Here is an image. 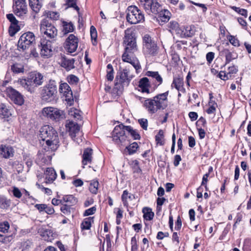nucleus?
<instances>
[{
  "label": "nucleus",
  "instance_id": "nucleus-26",
  "mask_svg": "<svg viewBox=\"0 0 251 251\" xmlns=\"http://www.w3.org/2000/svg\"><path fill=\"white\" fill-rule=\"evenodd\" d=\"M43 0H29V4L32 10L37 13L42 6Z\"/></svg>",
  "mask_w": 251,
  "mask_h": 251
},
{
  "label": "nucleus",
  "instance_id": "nucleus-24",
  "mask_svg": "<svg viewBox=\"0 0 251 251\" xmlns=\"http://www.w3.org/2000/svg\"><path fill=\"white\" fill-rule=\"evenodd\" d=\"M18 83L21 86L30 93L34 92V86H32L31 81H30L29 78L26 79H19Z\"/></svg>",
  "mask_w": 251,
  "mask_h": 251
},
{
  "label": "nucleus",
  "instance_id": "nucleus-45",
  "mask_svg": "<svg viewBox=\"0 0 251 251\" xmlns=\"http://www.w3.org/2000/svg\"><path fill=\"white\" fill-rule=\"evenodd\" d=\"M164 132L162 130H160L158 134L155 136V141L157 144L163 145L164 142Z\"/></svg>",
  "mask_w": 251,
  "mask_h": 251
},
{
  "label": "nucleus",
  "instance_id": "nucleus-18",
  "mask_svg": "<svg viewBox=\"0 0 251 251\" xmlns=\"http://www.w3.org/2000/svg\"><path fill=\"white\" fill-rule=\"evenodd\" d=\"M15 14L19 17L24 16L27 12V5L25 1H18L15 2L14 5Z\"/></svg>",
  "mask_w": 251,
  "mask_h": 251
},
{
  "label": "nucleus",
  "instance_id": "nucleus-6",
  "mask_svg": "<svg viewBox=\"0 0 251 251\" xmlns=\"http://www.w3.org/2000/svg\"><path fill=\"white\" fill-rule=\"evenodd\" d=\"M127 21L131 24H136L144 20V15L136 6H130L127 8Z\"/></svg>",
  "mask_w": 251,
  "mask_h": 251
},
{
  "label": "nucleus",
  "instance_id": "nucleus-54",
  "mask_svg": "<svg viewBox=\"0 0 251 251\" xmlns=\"http://www.w3.org/2000/svg\"><path fill=\"white\" fill-rule=\"evenodd\" d=\"M138 122L140 126L145 130H147L148 126V122L147 119L142 118L138 120Z\"/></svg>",
  "mask_w": 251,
  "mask_h": 251
},
{
  "label": "nucleus",
  "instance_id": "nucleus-51",
  "mask_svg": "<svg viewBox=\"0 0 251 251\" xmlns=\"http://www.w3.org/2000/svg\"><path fill=\"white\" fill-rule=\"evenodd\" d=\"M0 114L3 116L4 117H7L10 114L9 110L3 104L0 105Z\"/></svg>",
  "mask_w": 251,
  "mask_h": 251
},
{
  "label": "nucleus",
  "instance_id": "nucleus-44",
  "mask_svg": "<svg viewBox=\"0 0 251 251\" xmlns=\"http://www.w3.org/2000/svg\"><path fill=\"white\" fill-rule=\"evenodd\" d=\"M99 182L97 180H92L90 184L89 190L90 192L94 194H96L98 190Z\"/></svg>",
  "mask_w": 251,
  "mask_h": 251
},
{
  "label": "nucleus",
  "instance_id": "nucleus-49",
  "mask_svg": "<svg viewBox=\"0 0 251 251\" xmlns=\"http://www.w3.org/2000/svg\"><path fill=\"white\" fill-rule=\"evenodd\" d=\"M66 4L68 7H72L77 11H79V8L76 5V0H66Z\"/></svg>",
  "mask_w": 251,
  "mask_h": 251
},
{
  "label": "nucleus",
  "instance_id": "nucleus-22",
  "mask_svg": "<svg viewBox=\"0 0 251 251\" xmlns=\"http://www.w3.org/2000/svg\"><path fill=\"white\" fill-rule=\"evenodd\" d=\"M14 153L13 149L10 146L1 145L0 147V154L5 158L13 156Z\"/></svg>",
  "mask_w": 251,
  "mask_h": 251
},
{
  "label": "nucleus",
  "instance_id": "nucleus-5",
  "mask_svg": "<svg viewBox=\"0 0 251 251\" xmlns=\"http://www.w3.org/2000/svg\"><path fill=\"white\" fill-rule=\"evenodd\" d=\"M35 43V36L32 32H26L23 34L18 42V49L24 51L29 49Z\"/></svg>",
  "mask_w": 251,
  "mask_h": 251
},
{
  "label": "nucleus",
  "instance_id": "nucleus-27",
  "mask_svg": "<svg viewBox=\"0 0 251 251\" xmlns=\"http://www.w3.org/2000/svg\"><path fill=\"white\" fill-rule=\"evenodd\" d=\"M134 199V196L129 194L126 190L124 191L122 195V200L125 206L128 207L129 202Z\"/></svg>",
  "mask_w": 251,
  "mask_h": 251
},
{
  "label": "nucleus",
  "instance_id": "nucleus-2",
  "mask_svg": "<svg viewBox=\"0 0 251 251\" xmlns=\"http://www.w3.org/2000/svg\"><path fill=\"white\" fill-rule=\"evenodd\" d=\"M46 11L44 13L45 18L41 21L40 23V41L38 47L40 50V54L42 56H46L47 51V20L46 17Z\"/></svg>",
  "mask_w": 251,
  "mask_h": 251
},
{
  "label": "nucleus",
  "instance_id": "nucleus-59",
  "mask_svg": "<svg viewBox=\"0 0 251 251\" xmlns=\"http://www.w3.org/2000/svg\"><path fill=\"white\" fill-rule=\"evenodd\" d=\"M243 250L244 251H251V240H246L244 244Z\"/></svg>",
  "mask_w": 251,
  "mask_h": 251
},
{
  "label": "nucleus",
  "instance_id": "nucleus-20",
  "mask_svg": "<svg viewBox=\"0 0 251 251\" xmlns=\"http://www.w3.org/2000/svg\"><path fill=\"white\" fill-rule=\"evenodd\" d=\"M93 150L90 148H87L84 150L82 155V164L83 167L84 166L90 164L92 160Z\"/></svg>",
  "mask_w": 251,
  "mask_h": 251
},
{
  "label": "nucleus",
  "instance_id": "nucleus-52",
  "mask_svg": "<svg viewBox=\"0 0 251 251\" xmlns=\"http://www.w3.org/2000/svg\"><path fill=\"white\" fill-rule=\"evenodd\" d=\"M38 232L40 236L44 238V240H46V237H47V229L46 226L40 227Z\"/></svg>",
  "mask_w": 251,
  "mask_h": 251
},
{
  "label": "nucleus",
  "instance_id": "nucleus-47",
  "mask_svg": "<svg viewBox=\"0 0 251 251\" xmlns=\"http://www.w3.org/2000/svg\"><path fill=\"white\" fill-rule=\"evenodd\" d=\"M230 8L238 14L244 16L246 18L248 16V11L246 9L240 8L235 6H231Z\"/></svg>",
  "mask_w": 251,
  "mask_h": 251
},
{
  "label": "nucleus",
  "instance_id": "nucleus-57",
  "mask_svg": "<svg viewBox=\"0 0 251 251\" xmlns=\"http://www.w3.org/2000/svg\"><path fill=\"white\" fill-rule=\"evenodd\" d=\"M61 211L65 214H68L71 213V206L64 204L60 208Z\"/></svg>",
  "mask_w": 251,
  "mask_h": 251
},
{
  "label": "nucleus",
  "instance_id": "nucleus-25",
  "mask_svg": "<svg viewBox=\"0 0 251 251\" xmlns=\"http://www.w3.org/2000/svg\"><path fill=\"white\" fill-rule=\"evenodd\" d=\"M221 53L226 57V64L229 63L238 57V54L235 52L230 51L228 49H224L221 51Z\"/></svg>",
  "mask_w": 251,
  "mask_h": 251
},
{
  "label": "nucleus",
  "instance_id": "nucleus-15",
  "mask_svg": "<svg viewBox=\"0 0 251 251\" xmlns=\"http://www.w3.org/2000/svg\"><path fill=\"white\" fill-rule=\"evenodd\" d=\"M48 118L53 121L58 122L65 118L64 112L56 108L48 106Z\"/></svg>",
  "mask_w": 251,
  "mask_h": 251
},
{
  "label": "nucleus",
  "instance_id": "nucleus-13",
  "mask_svg": "<svg viewBox=\"0 0 251 251\" xmlns=\"http://www.w3.org/2000/svg\"><path fill=\"white\" fill-rule=\"evenodd\" d=\"M5 91L7 96L15 104L22 105L24 103V100L23 96L16 90L12 87H7Z\"/></svg>",
  "mask_w": 251,
  "mask_h": 251
},
{
  "label": "nucleus",
  "instance_id": "nucleus-40",
  "mask_svg": "<svg viewBox=\"0 0 251 251\" xmlns=\"http://www.w3.org/2000/svg\"><path fill=\"white\" fill-rule=\"evenodd\" d=\"M38 163L41 166H44L46 164L47 160L46 158V155L44 153V151H42L41 152H39L38 154V157L37 159Z\"/></svg>",
  "mask_w": 251,
  "mask_h": 251
},
{
  "label": "nucleus",
  "instance_id": "nucleus-32",
  "mask_svg": "<svg viewBox=\"0 0 251 251\" xmlns=\"http://www.w3.org/2000/svg\"><path fill=\"white\" fill-rule=\"evenodd\" d=\"M11 201L10 199L4 196H0V208L3 209H8L11 205Z\"/></svg>",
  "mask_w": 251,
  "mask_h": 251
},
{
  "label": "nucleus",
  "instance_id": "nucleus-7",
  "mask_svg": "<svg viewBox=\"0 0 251 251\" xmlns=\"http://www.w3.org/2000/svg\"><path fill=\"white\" fill-rule=\"evenodd\" d=\"M140 5L142 6L146 12L151 14H158L162 8L160 4L156 0H139Z\"/></svg>",
  "mask_w": 251,
  "mask_h": 251
},
{
  "label": "nucleus",
  "instance_id": "nucleus-16",
  "mask_svg": "<svg viewBox=\"0 0 251 251\" xmlns=\"http://www.w3.org/2000/svg\"><path fill=\"white\" fill-rule=\"evenodd\" d=\"M59 91L66 97V101L69 105H72L74 102L73 93L70 87L67 83H62L60 85Z\"/></svg>",
  "mask_w": 251,
  "mask_h": 251
},
{
  "label": "nucleus",
  "instance_id": "nucleus-63",
  "mask_svg": "<svg viewBox=\"0 0 251 251\" xmlns=\"http://www.w3.org/2000/svg\"><path fill=\"white\" fill-rule=\"evenodd\" d=\"M50 18L53 20H57L59 17V13L57 12L50 11L48 12V16Z\"/></svg>",
  "mask_w": 251,
  "mask_h": 251
},
{
  "label": "nucleus",
  "instance_id": "nucleus-9",
  "mask_svg": "<svg viewBox=\"0 0 251 251\" xmlns=\"http://www.w3.org/2000/svg\"><path fill=\"white\" fill-rule=\"evenodd\" d=\"M59 147L58 133L51 126H48V152L50 149L54 151Z\"/></svg>",
  "mask_w": 251,
  "mask_h": 251
},
{
  "label": "nucleus",
  "instance_id": "nucleus-60",
  "mask_svg": "<svg viewBox=\"0 0 251 251\" xmlns=\"http://www.w3.org/2000/svg\"><path fill=\"white\" fill-rule=\"evenodd\" d=\"M78 81V78L76 76L71 75L68 77V81L70 84H75Z\"/></svg>",
  "mask_w": 251,
  "mask_h": 251
},
{
  "label": "nucleus",
  "instance_id": "nucleus-39",
  "mask_svg": "<svg viewBox=\"0 0 251 251\" xmlns=\"http://www.w3.org/2000/svg\"><path fill=\"white\" fill-rule=\"evenodd\" d=\"M125 129L130 133L131 136L134 140H139L140 139V136L136 130L133 129L130 126H125Z\"/></svg>",
  "mask_w": 251,
  "mask_h": 251
},
{
  "label": "nucleus",
  "instance_id": "nucleus-3",
  "mask_svg": "<svg viewBox=\"0 0 251 251\" xmlns=\"http://www.w3.org/2000/svg\"><path fill=\"white\" fill-rule=\"evenodd\" d=\"M123 45L125 46V51H131V52L137 51L136 38L134 30L132 28H129L125 30Z\"/></svg>",
  "mask_w": 251,
  "mask_h": 251
},
{
  "label": "nucleus",
  "instance_id": "nucleus-12",
  "mask_svg": "<svg viewBox=\"0 0 251 251\" xmlns=\"http://www.w3.org/2000/svg\"><path fill=\"white\" fill-rule=\"evenodd\" d=\"M135 52L125 51L122 56V59L124 62L130 63L136 70H138L141 68V66L138 60L135 56Z\"/></svg>",
  "mask_w": 251,
  "mask_h": 251
},
{
  "label": "nucleus",
  "instance_id": "nucleus-4",
  "mask_svg": "<svg viewBox=\"0 0 251 251\" xmlns=\"http://www.w3.org/2000/svg\"><path fill=\"white\" fill-rule=\"evenodd\" d=\"M125 126L123 124L115 127L112 133L113 141L119 146H124L128 143V140L126 133Z\"/></svg>",
  "mask_w": 251,
  "mask_h": 251
},
{
  "label": "nucleus",
  "instance_id": "nucleus-38",
  "mask_svg": "<svg viewBox=\"0 0 251 251\" xmlns=\"http://www.w3.org/2000/svg\"><path fill=\"white\" fill-rule=\"evenodd\" d=\"M68 114L70 117H73L77 120H81V119L80 111L75 108H71L69 109Z\"/></svg>",
  "mask_w": 251,
  "mask_h": 251
},
{
  "label": "nucleus",
  "instance_id": "nucleus-50",
  "mask_svg": "<svg viewBox=\"0 0 251 251\" xmlns=\"http://www.w3.org/2000/svg\"><path fill=\"white\" fill-rule=\"evenodd\" d=\"M227 39L231 44L235 47H239L240 43L238 39L233 35H229L227 36Z\"/></svg>",
  "mask_w": 251,
  "mask_h": 251
},
{
  "label": "nucleus",
  "instance_id": "nucleus-48",
  "mask_svg": "<svg viewBox=\"0 0 251 251\" xmlns=\"http://www.w3.org/2000/svg\"><path fill=\"white\" fill-rule=\"evenodd\" d=\"M10 226L9 223L7 221H4L0 223V231L3 233L8 232Z\"/></svg>",
  "mask_w": 251,
  "mask_h": 251
},
{
  "label": "nucleus",
  "instance_id": "nucleus-19",
  "mask_svg": "<svg viewBox=\"0 0 251 251\" xmlns=\"http://www.w3.org/2000/svg\"><path fill=\"white\" fill-rule=\"evenodd\" d=\"M30 81H31L34 89L37 86L40 85L43 83V76L39 73H32L29 76Z\"/></svg>",
  "mask_w": 251,
  "mask_h": 251
},
{
  "label": "nucleus",
  "instance_id": "nucleus-21",
  "mask_svg": "<svg viewBox=\"0 0 251 251\" xmlns=\"http://www.w3.org/2000/svg\"><path fill=\"white\" fill-rule=\"evenodd\" d=\"M74 62V59H67L65 56H62L61 58V66L67 71H70L75 68Z\"/></svg>",
  "mask_w": 251,
  "mask_h": 251
},
{
  "label": "nucleus",
  "instance_id": "nucleus-8",
  "mask_svg": "<svg viewBox=\"0 0 251 251\" xmlns=\"http://www.w3.org/2000/svg\"><path fill=\"white\" fill-rule=\"evenodd\" d=\"M143 43V50L145 54L154 55L157 53L158 47L150 35H144Z\"/></svg>",
  "mask_w": 251,
  "mask_h": 251
},
{
  "label": "nucleus",
  "instance_id": "nucleus-58",
  "mask_svg": "<svg viewBox=\"0 0 251 251\" xmlns=\"http://www.w3.org/2000/svg\"><path fill=\"white\" fill-rule=\"evenodd\" d=\"M131 251H137L138 245L137 244V240L135 236L132 237L131 240Z\"/></svg>",
  "mask_w": 251,
  "mask_h": 251
},
{
  "label": "nucleus",
  "instance_id": "nucleus-29",
  "mask_svg": "<svg viewBox=\"0 0 251 251\" xmlns=\"http://www.w3.org/2000/svg\"><path fill=\"white\" fill-rule=\"evenodd\" d=\"M11 70L14 74H23L25 72L24 65L22 63L16 62L11 66Z\"/></svg>",
  "mask_w": 251,
  "mask_h": 251
},
{
  "label": "nucleus",
  "instance_id": "nucleus-62",
  "mask_svg": "<svg viewBox=\"0 0 251 251\" xmlns=\"http://www.w3.org/2000/svg\"><path fill=\"white\" fill-rule=\"evenodd\" d=\"M47 177H46L45 179V181L43 182L44 184H45V185H43V184H40V181L39 180L38 182L36 183V185L38 186V188L42 189V190H44L45 191V193H47V188L45 187V186L47 184Z\"/></svg>",
  "mask_w": 251,
  "mask_h": 251
},
{
  "label": "nucleus",
  "instance_id": "nucleus-11",
  "mask_svg": "<svg viewBox=\"0 0 251 251\" xmlns=\"http://www.w3.org/2000/svg\"><path fill=\"white\" fill-rule=\"evenodd\" d=\"M66 127L68 128L70 135L75 141L78 144L82 142V134L79 131L80 127L77 124L70 121L66 124Z\"/></svg>",
  "mask_w": 251,
  "mask_h": 251
},
{
  "label": "nucleus",
  "instance_id": "nucleus-43",
  "mask_svg": "<svg viewBox=\"0 0 251 251\" xmlns=\"http://www.w3.org/2000/svg\"><path fill=\"white\" fill-rule=\"evenodd\" d=\"M106 77L109 81H112L114 78V70L112 65L110 64L107 66Z\"/></svg>",
  "mask_w": 251,
  "mask_h": 251
},
{
  "label": "nucleus",
  "instance_id": "nucleus-41",
  "mask_svg": "<svg viewBox=\"0 0 251 251\" xmlns=\"http://www.w3.org/2000/svg\"><path fill=\"white\" fill-rule=\"evenodd\" d=\"M57 177L56 171L53 168L48 167V182H53Z\"/></svg>",
  "mask_w": 251,
  "mask_h": 251
},
{
  "label": "nucleus",
  "instance_id": "nucleus-17",
  "mask_svg": "<svg viewBox=\"0 0 251 251\" xmlns=\"http://www.w3.org/2000/svg\"><path fill=\"white\" fill-rule=\"evenodd\" d=\"M57 87L56 84L54 80H50L48 83V102L51 101L56 102L57 98Z\"/></svg>",
  "mask_w": 251,
  "mask_h": 251
},
{
  "label": "nucleus",
  "instance_id": "nucleus-14",
  "mask_svg": "<svg viewBox=\"0 0 251 251\" xmlns=\"http://www.w3.org/2000/svg\"><path fill=\"white\" fill-rule=\"evenodd\" d=\"M78 38L74 34H70L65 42V49L70 53L76 51L78 47Z\"/></svg>",
  "mask_w": 251,
  "mask_h": 251
},
{
  "label": "nucleus",
  "instance_id": "nucleus-30",
  "mask_svg": "<svg viewBox=\"0 0 251 251\" xmlns=\"http://www.w3.org/2000/svg\"><path fill=\"white\" fill-rule=\"evenodd\" d=\"M146 75L148 76H150L154 78L156 80V82L158 83V86L162 83V78L159 74L158 72L148 71L146 73Z\"/></svg>",
  "mask_w": 251,
  "mask_h": 251
},
{
  "label": "nucleus",
  "instance_id": "nucleus-55",
  "mask_svg": "<svg viewBox=\"0 0 251 251\" xmlns=\"http://www.w3.org/2000/svg\"><path fill=\"white\" fill-rule=\"evenodd\" d=\"M12 192L13 196L15 198L20 199L22 197V194L18 188H17L16 187H13Z\"/></svg>",
  "mask_w": 251,
  "mask_h": 251
},
{
  "label": "nucleus",
  "instance_id": "nucleus-53",
  "mask_svg": "<svg viewBox=\"0 0 251 251\" xmlns=\"http://www.w3.org/2000/svg\"><path fill=\"white\" fill-rule=\"evenodd\" d=\"M209 104L210 106L209 108L206 110V112L208 114L214 113L215 112L216 108L217 106V103L214 101H210L209 102Z\"/></svg>",
  "mask_w": 251,
  "mask_h": 251
},
{
  "label": "nucleus",
  "instance_id": "nucleus-28",
  "mask_svg": "<svg viewBox=\"0 0 251 251\" xmlns=\"http://www.w3.org/2000/svg\"><path fill=\"white\" fill-rule=\"evenodd\" d=\"M62 201L64 203H66L70 206L75 205L77 202V199L73 195H67L63 196Z\"/></svg>",
  "mask_w": 251,
  "mask_h": 251
},
{
  "label": "nucleus",
  "instance_id": "nucleus-10",
  "mask_svg": "<svg viewBox=\"0 0 251 251\" xmlns=\"http://www.w3.org/2000/svg\"><path fill=\"white\" fill-rule=\"evenodd\" d=\"M133 77L134 75L131 73L129 69L126 67L119 73V76H116L115 85L117 86L120 83L123 86H127Z\"/></svg>",
  "mask_w": 251,
  "mask_h": 251
},
{
  "label": "nucleus",
  "instance_id": "nucleus-64",
  "mask_svg": "<svg viewBox=\"0 0 251 251\" xmlns=\"http://www.w3.org/2000/svg\"><path fill=\"white\" fill-rule=\"evenodd\" d=\"M6 17L8 20L14 25H17L18 24V21L16 19L15 17L12 14H7Z\"/></svg>",
  "mask_w": 251,
  "mask_h": 251
},
{
  "label": "nucleus",
  "instance_id": "nucleus-35",
  "mask_svg": "<svg viewBox=\"0 0 251 251\" xmlns=\"http://www.w3.org/2000/svg\"><path fill=\"white\" fill-rule=\"evenodd\" d=\"M170 13L168 10H162L158 14V21L162 22H167L170 19Z\"/></svg>",
  "mask_w": 251,
  "mask_h": 251
},
{
  "label": "nucleus",
  "instance_id": "nucleus-46",
  "mask_svg": "<svg viewBox=\"0 0 251 251\" xmlns=\"http://www.w3.org/2000/svg\"><path fill=\"white\" fill-rule=\"evenodd\" d=\"M138 148V145L137 143L136 142H133L129 146L126 147V150L127 151L129 154H132L136 152Z\"/></svg>",
  "mask_w": 251,
  "mask_h": 251
},
{
  "label": "nucleus",
  "instance_id": "nucleus-1",
  "mask_svg": "<svg viewBox=\"0 0 251 251\" xmlns=\"http://www.w3.org/2000/svg\"><path fill=\"white\" fill-rule=\"evenodd\" d=\"M169 91L159 94L152 98L144 100L143 106L150 114H154L159 110L166 108L168 103Z\"/></svg>",
  "mask_w": 251,
  "mask_h": 251
},
{
  "label": "nucleus",
  "instance_id": "nucleus-61",
  "mask_svg": "<svg viewBox=\"0 0 251 251\" xmlns=\"http://www.w3.org/2000/svg\"><path fill=\"white\" fill-rule=\"evenodd\" d=\"M96 211V208L95 206L92 207L88 209H86L84 214V216H88L94 214Z\"/></svg>",
  "mask_w": 251,
  "mask_h": 251
},
{
  "label": "nucleus",
  "instance_id": "nucleus-36",
  "mask_svg": "<svg viewBox=\"0 0 251 251\" xmlns=\"http://www.w3.org/2000/svg\"><path fill=\"white\" fill-rule=\"evenodd\" d=\"M62 24L63 26V31L64 34L72 32L74 30L75 26L72 22L68 23L67 22L63 21Z\"/></svg>",
  "mask_w": 251,
  "mask_h": 251
},
{
  "label": "nucleus",
  "instance_id": "nucleus-34",
  "mask_svg": "<svg viewBox=\"0 0 251 251\" xmlns=\"http://www.w3.org/2000/svg\"><path fill=\"white\" fill-rule=\"evenodd\" d=\"M93 217H88L84 219L81 224V227L82 230H88L91 227V224L93 223Z\"/></svg>",
  "mask_w": 251,
  "mask_h": 251
},
{
  "label": "nucleus",
  "instance_id": "nucleus-37",
  "mask_svg": "<svg viewBox=\"0 0 251 251\" xmlns=\"http://www.w3.org/2000/svg\"><path fill=\"white\" fill-rule=\"evenodd\" d=\"M57 35V30L53 25H48V38L52 39V41L55 40Z\"/></svg>",
  "mask_w": 251,
  "mask_h": 251
},
{
  "label": "nucleus",
  "instance_id": "nucleus-42",
  "mask_svg": "<svg viewBox=\"0 0 251 251\" xmlns=\"http://www.w3.org/2000/svg\"><path fill=\"white\" fill-rule=\"evenodd\" d=\"M40 134L39 136V138L41 139L43 141L45 142L46 144L47 145V140H46V138L47 137V128L46 126H44L42 127L40 130Z\"/></svg>",
  "mask_w": 251,
  "mask_h": 251
},
{
  "label": "nucleus",
  "instance_id": "nucleus-23",
  "mask_svg": "<svg viewBox=\"0 0 251 251\" xmlns=\"http://www.w3.org/2000/svg\"><path fill=\"white\" fill-rule=\"evenodd\" d=\"M138 87L140 90L143 93H149L150 83L149 79L147 77H143L139 81Z\"/></svg>",
  "mask_w": 251,
  "mask_h": 251
},
{
  "label": "nucleus",
  "instance_id": "nucleus-31",
  "mask_svg": "<svg viewBox=\"0 0 251 251\" xmlns=\"http://www.w3.org/2000/svg\"><path fill=\"white\" fill-rule=\"evenodd\" d=\"M144 214L143 217L145 220L147 221L151 220L154 217V213L151 209L149 207H144L142 209Z\"/></svg>",
  "mask_w": 251,
  "mask_h": 251
},
{
  "label": "nucleus",
  "instance_id": "nucleus-33",
  "mask_svg": "<svg viewBox=\"0 0 251 251\" xmlns=\"http://www.w3.org/2000/svg\"><path fill=\"white\" fill-rule=\"evenodd\" d=\"M183 85V79L179 77L174 78L171 87H175L178 91H180L182 88Z\"/></svg>",
  "mask_w": 251,
  "mask_h": 251
},
{
  "label": "nucleus",
  "instance_id": "nucleus-56",
  "mask_svg": "<svg viewBox=\"0 0 251 251\" xmlns=\"http://www.w3.org/2000/svg\"><path fill=\"white\" fill-rule=\"evenodd\" d=\"M90 35L92 40L96 41L97 38V31L96 28L92 25L90 27Z\"/></svg>",
  "mask_w": 251,
  "mask_h": 251
}]
</instances>
